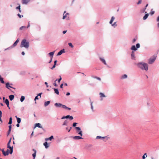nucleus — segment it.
<instances>
[{
	"mask_svg": "<svg viewBox=\"0 0 159 159\" xmlns=\"http://www.w3.org/2000/svg\"><path fill=\"white\" fill-rule=\"evenodd\" d=\"M105 138L107 140L108 139V138L107 137V136L102 137V139H104Z\"/></svg>",
	"mask_w": 159,
	"mask_h": 159,
	"instance_id": "53",
	"label": "nucleus"
},
{
	"mask_svg": "<svg viewBox=\"0 0 159 159\" xmlns=\"http://www.w3.org/2000/svg\"><path fill=\"white\" fill-rule=\"evenodd\" d=\"M66 12V11H65L64 12V14L63 15V18H62L63 19H64L67 16H66V15H64V13H65Z\"/></svg>",
	"mask_w": 159,
	"mask_h": 159,
	"instance_id": "43",
	"label": "nucleus"
},
{
	"mask_svg": "<svg viewBox=\"0 0 159 159\" xmlns=\"http://www.w3.org/2000/svg\"><path fill=\"white\" fill-rule=\"evenodd\" d=\"M157 21L158 22L159 21V16H158V17L157 18Z\"/></svg>",
	"mask_w": 159,
	"mask_h": 159,
	"instance_id": "64",
	"label": "nucleus"
},
{
	"mask_svg": "<svg viewBox=\"0 0 159 159\" xmlns=\"http://www.w3.org/2000/svg\"><path fill=\"white\" fill-rule=\"evenodd\" d=\"M61 76H60V78L59 79H57L55 81V82L57 81H58V83H59L60 82V81H61Z\"/></svg>",
	"mask_w": 159,
	"mask_h": 159,
	"instance_id": "36",
	"label": "nucleus"
},
{
	"mask_svg": "<svg viewBox=\"0 0 159 159\" xmlns=\"http://www.w3.org/2000/svg\"><path fill=\"white\" fill-rule=\"evenodd\" d=\"M32 150L34 152V153L32 154V155L33 157V159H34L36 157V151L34 149H33Z\"/></svg>",
	"mask_w": 159,
	"mask_h": 159,
	"instance_id": "16",
	"label": "nucleus"
},
{
	"mask_svg": "<svg viewBox=\"0 0 159 159\" xmlns=\"http://www.w3.org/2000/svg\"><path fill=\"white\" fill-rule=\"evenodd\" d=\"M43 145L46 148H48L49 147V145L48 142L46 141L43 143Z\"/></svg>",
	"mask_w": 159,
	"mask_h": 159,
	"instance_id": "19",
	"label": "nucleus"
},
{
	"mask_svg": "<svg viewBox=\"0 0 159 159\" xmlns=\"http://www.w3.org/2000/svg\"><path fill=\"white\" fill-rule=\"evenodd\" d=\"M36 127H38L39 128H41L44 131H45V129L41 125V124L39 123H37L35 124L34 125V128Z\"/></svg>",
	"mask_w": 159,
	"mask_h": 159,
	"instance_id": "7",
	"label": "nucleus"
},
{
	"mask_svg": "<svg viewBox=\"0 0 159 159\" xmlns=\"http://www.w3.org/2000/svg\"><path fill=\"white\" fill-rule=\"evenodd\" d=\"M65 52V50L64 49H63L61 50L57 54V56H60L63 53Z\"/></svg>",
	"mask_w": 159,
	"mask_h": 159,
	"instance_id": "10",
	"label": "nucleus"
},
{
	"mask_svg": "<svg viewBox=\"0 0 159 159\" xmlns=\"http://www.w3.org/2000/svg\"><path fill=\"white\" fill-rule=\"evenodd\" d=\"M13 148L10 149V150H9V153L10 154H12L13 153Z\"/></svg>",
	"mask_w": 159,
	"mask_h": 159,
	"instance_id": "44",
	"label": "nucleus"
},
{
	"mask_svg": "<svg viewBox=\"0 0 159 159\" xmlns=\"http://www.w3.org/2000/svg\"><path fill=\"white\" fill-rule=\"evenodd\" d=\"M131 58L132 60H135L134 52L132 51L131 53Z\"/></svg>",
	"mask_w": 159,
	"mask_h": 159,
	"instance_id": "12",
	"label": "nucleus"
},
{
	"mask_svg": "<svg viewBox=\"0 0 159 159\" xmlns=\"http://www.w3.org/2000/svg\"><path fill=\"white\" fill-rule=\"evenodd\" d=\"M17 16H18V17H19V18H21V17H23V16H21V15H20V14L19 13H18L17 14Z\"/></svg>",
	"mask_w": 159,
	"mask_h": 159,
	"instance_id": "45",
	"label": "nucleus"
},
{
	"mask_svg": "<svg viewBox=\"0 0 159 159\" xmlns=\"http://www.w3.org/2000/svg\"><path fill=\"white\" fill-rule=\"evenodd\" d=\"M9 150L7 149L6 152L4 150H3V154L4 156H7L9 155Z\"/></svg>",
	"mask_w": 159,
	"mask_h": 159,
	"instance_id": "9",
	"label": "nucleus"
},
{
	"mask_svg": "<svg viewBox=\"0 0 159 159\" xmlns=\"http://www.w3.org/2000/svg\"><path fill=\"white\" fill-rule=\"evenodd\" d=\"M38 96H36L35 97V98H34V100H35V101L36 100H37V99H39V98H38Z\"/></svg>",
	"mask_w": 159,
	"mask_h": 159,
	"instance_id": "54",
	"label": "nucleus"
},
{
	"mask_svg": "<svg viewBox=\"0 0 159 159\" xmlns=\"http://www.w3.org/2000/svg\"><path fill=\"white\" fill-rule=\"evenodd\" d=\"M102 139V137H101V136H97L96 137V139Z\"/></svg>",
	"mask_w": 159,
	"mask_h": 159,
	"instance_id": "47",
	"label": "nucleus"
},
{
	"mask_svg": "<svg viewBox=\"0 0 159 159\" xmlns=\"http://www.w3.org/2000/svg\"><path fill=\"white\" fill-rule=\"evenodd\" d=\"M64 109H67L68 110H70L71 109L70 108H69V107H66V105H64Z\"/></svg>",
	"mask_w": 159,
	"mask_h": 159,
	"instance_id": "39",
	"label": "nucleus"
},
{
	"mask_svg": "<svg viewBox=\"0 0 159 159\" xmlns=\"http://www.w3.org/2000/svg\"><path fill=\"white\" fill-rule=\"evenodd\" d=\"M127 77V75L126 74H125L122 75L121 77V78L122 79H124L126 78Z\"/></svg>",
	"mask_w": 159,
	"mask_h": 159,
	"instance_id": "32",
	"label": "nucleus"
},
{
	"mask_svg": "<svg viewBox=\"0 0 159 159\" xmlns=\"http://www.w3.org/2000/svg\"><path fill=\"white\" fill-rule=\"evenodd\" d=\"M10 100L11 101H12L13 100L14 98V96L13 95H11L9 96Z\"/></svg>",
	"mask_w": 159,
	"mask_h": 159,
	"instance_id": "21",
	"label": "nucleus"
},
{
	"mask_svg": "<svg viewBox=\"0 0 159 159\" xmlns=\"http://www.w3.org/2000/svg\"><path fill=\"white\" fill-rule=\"evenodd\" d=\"M11 138L10 139V140H9V141H8V143H7V144H10V143H11Z\"/></svg>",
	"mask_w": 159,
	"mask_h": 159,
	"instance_id": "51",
	"label": "nucleus"
},
{
	"mask_svg": "<svg viewBox=\"0 0 159 159\" xmlns=\"http://www.w3.org/2000/svg\"><path fill=\"white\" fill-rule=\"evenodd\" d=\"M116 22H115L113 24H112V26H114L115 25L116 26L117 25L116 24Z\"/></svg>",
	"mask_w": 159,
	"mask_h": 159,
	"instance_id": "50",
	"label": "nucleus"
},
{
	"mask_svg": "<svg viewBox=\"0 0 159 159\" xmlns=\"http://www.w3.org/2000/svg\"><path fill=\"white\" fill-rule=\"evenodd\" d=\"M69 122V121L67 120H65L64 121L63 124H62V125L63 126L66 125L67 126V124Z\"/></svg>",
	"mask_w": 159,
	"mask_h": 159,
	"instance_id": "17",
	"label": "nucleus"
},
{
	"mask_svg": "<svg viewBox=\"0 0 159 159\" xmlns=\"http://www.w3.org/2000/svg\"><path fill=\"white\" fill-rule=\"evenodd\" d=\"M25 99V97L23 96H22L20 98V101L21 102H23Z\"/></svg>",
	"mask_w": 159,
	"mask_h": 159,
	"instance_id": "28",
	"label": "nucleus"
},
{
	"mask_svg": "<svg viewBox=\"0 0 159 159\" xmlns=\"http://www.w3.org/2000/svg\"><path fill=\"white\" fill-rule=\"evenodd\" d=\"M8 127H9V129H10L11 130L12 126L11 125L9 126Z\"/></svg>",
	"mask_w": 159,
	"mask_h": 159,
	"instance_id": "61",
	"label": "nucleus"
},
{
	"mask_svg": "<svg viewBox=\"0 0 159 159\" xmlns=\"http://www.w3.org/2000/svg\"><path fill=\"white\" fill-rule=\"evenodd\" d=\"M30 0H24L22 1L23 4H27L29 2Z\"/></svg>",
	"mask_w": 159,
	"mask_h": 159,
	"instance_id": "15",
	"label": "nucleus"
},
{
	"mask_svg": "<svg viewBox=\"0 0 159 159\" xmlns=\"http://www.w3.org/2000/svg\"><path fill=\"white\" fill-rule=\"evenodd\" d=\"M115 18V17H114V16H112L111 18V20L109 22V23L110 24H111L113 22V21H114V20Z\"/></svg>",
	"mask_w": 159,
	"mask_h": 159,
	"instance_id": "26",
	"label": "nucleus"
},
{
	"mask_svg": "<svg viewBox=\"0 0 159 159\" xmlns=\"http://www.w3.org/2000/svg\"><path fill=\"white\" fill-rule=\"evenodd\" d=\"M152 9L151 10V12H150V14L151 15H153L154 14V13H155V11H152Z\"/></svg>",
	"mask_w": 159,
	"mask_h": 159,
	"instance_id": "49",
	"label": "nucleus"
},
{
	"mask_svg": "<svg viewBox=\"0 0 159 159\" xmlns=\"http://www.w3.org/2000/svg\"><path fill=\"white\" fill-rule=\"evenodd\" d=\"M69 119L70 120H72L73 119V117L72 116H70L69 117Z\"/></svg>",
	"mask_w": 159,
	"mask_h": 159,
	"instance_id": "46",
	"label": "nucleus"
},
{
	"mask_svg": "<svg viewBox=\"0 0 159 159\" xmlns=\"http://www.w3.org/2000/svg\"><path fill=\"white\" fill-rule=\"evenodd\" d=\"M42 94V93H39L37 96H40V98H41V95Z\"/></svg>",
	"mask_w": 159,
	"mask_h": 159,
	"instance_id": "57",
	"label": "nucleus"
},
{
	"mask_svg": "<svg viewBox=\"0 0 159 159\" xmlns=\"http://www.w3.org/2000/svg\"><path fill=\"white\" fill-rule=\"evenodd\" d=\"M140 47L139 43H138L136 44V46L135 45H132L131 48V49L133 51H136L137 50V49L139 48Z\"/></svg>",
	"mask_w": 159,
	"mask_h": 159,
	"instance_id": "3",
	"label": "nucleus"
},
{
	"mask_svg": "<svg viewBox=\"0 0 159 159\" xmlns=\"http://www.w3.org/2000/svg\"><path fill=\"white\" fill-rule=\"evenodd\" d=\"M149 16L148 14H145L144 16H143V20H146L148 18Z\"/></svg>",
	"mask_w": 159,
	"mask_h": 159,
	"instance_id": "24",
	"label": "nucleus"
},
{
	"mask_svg": "<svg viewBox=\"0 0 159 159\" xmlns=\"http://www.w3.org/2000/svg\"><path fill=\"white\" fill-rule=\"evenodd\" d=\"M6 87L8 89H9V87L10 88H11L14 89H15V88H13L10 85V84L9 83L7 82L6 83Z\"/></svg>",
	"mask_w": 159,
	"mask_h": 159,
	"instance_id": "13",
	"label": "nucleus"
},
{
	"mask_svg": "<svg viewBox=\"0 0 159 159\" xmlns=\"http://www.w3.org/2000/svg\"><path fill=\"white\" fill-rule=\"evenodd\" d=\"M4 102L7 105L9 104V102L8 99H6Z\"/></svg>",
	"mask_w": 159,
	"mask_h": 159,
	"instance_id": "30",
	"label": "nucleus"
},
{
	"mask_svg": "<svg viewBox=\"0 0 159 159\" xmlns=\"http://www.w3.org/2000/svg\"><path fill=\"white\" fill-rule=\"evenodd\" d=\"M146 10V8H144L141 10L140 12L141 13H143L145 12V10Z\"/></svg>",
	"mask_w": 159,
	"mask_h": 159,
	"instance_id": "38",
	"label": "nucleus"
},
{
	"mask_svg": "<svg viewBox=\"0 0 159 159\" xmlns=\"http://www.w3.org/2000/svg\"><path fill=\"white\" fill-rule=\"evenodd\" d=\"M70 115H67L66 116H66V119H69V116H70Z\"/></svg>",
	"mask_w": 159,
	"mask_h": 159,
	"instance_id": "60",
	"label": "nucleus"
},
{
	"mask_svg": "<svg viewBox=\"0 0 159 159\" xmlns=\"http://www.w3.org/2000/svg\"><path fill=\"white\" fill-rule=\"evenodd\" d=\"M18 5H19L18 6L16 7V9L17 10H18L20 12H21V10H20V4H18Z\"/></svg>",
	"mask_w": 159,
	"mask_h": 159,
	"instance_id": "25",
	"label": "nucleus"
},
{
	"mask_svg": "<svg viewBox=\"0 0 159 159\" xmlns=\"http://www.w3.org/2000/svg\"><path fill=\"white\" fill-rule=\"evenodd\" d=\"M44 84H45V85H46V87H47V88H48V83H47V82H45L44 83Z\"/></svg>",
	"mask_w": 159,
	"mask_h": 159,
	"instance_id": "58",
	"label": "nucleus"
},
{
	"mask_svg": "<svg viewBox=\"0 0 159 159\" xmlns=\"http://www.w3.org/2000/svg\"><path fill=\"white\" fill-rule=\"evenodd\" d=\"M135 64L139 68L143 70H145L146 71H147L148 70V65L146 63L141 62L135 63Z\"/></svg>",
	"mask_w": 159,
	"mask_h": 159,
	"instance_id": "1",
	"label": "nucleus"
},
{
	"mask_svg": "<svg viewBox=\"0 0 159 159\" xmlns=\"http://www.w3.org/2000/svg\"><path fill=\"white\" fill-rule=\"evenodd\" d=\"M55 93H56L57 95H59V92L58 89L57 88L53 89Z\"/></svg>",
	"mask_w": 159,
	"mask_h": 159,
	"instance_id": "20",
	"label": "nucleus"
},
{
	"mask_svg": "<svg viewBox=\"0 0 159 159\" xmlns=\"http://www.w3.org/2000/svg\"><path fill=\"white\" fill-rule=\"evenodd\" d=\"M156 57L157 56H155L152 58H150L148 60V63L149 64H152L153 63L156 59Z\"/></svg>",
	"mask_w": 159,
	"mask_h": 159,
	"instance_id": "6",
	"label": "nucleus"
},
{
	"mask_svg": "<svg viewBox=\"0 0 159 159\" xmlns=\"http://www.w3.org/2000/svg\"><path fill=\"white\" fill-rule=\"evenodd\" d=\"M54 139V137L53 135H51L50 137L48 138H47L45 139V140L46 141H48V140H52V139Z\"/></svg>",
	"mask_w": 159,
	"mask_h": 159,
	"instance_id": "18",
	"label": "nucleus"
},
{
	"mask_svg": "<svg viewBox=\"0 0 159 159\" xmlns=\"http://www.w3.org/2000/svg\"><path fill=\"white\" fill-rule=\"evenodd\" d=\"M55 52V51H54L52 52H49L48 54V55L51 57V58H52V59Z\"/></svg>",
	"mask_w": 159,
	"mask_h": 159,
	"instance_id": "14",
	"label": "nucleus"
},
{
	"mask_svg": "<svg viewBox=\"0 0 159 159\" xmlns=\"http://www.w3.org/2000/svg\"><path fill=\"white\" fill-rule=\"evenodd\" d=\"M15 117L16 118L17 123H20L21 121V119L20 118L18 117L17 116H16Z\"/></svg>",
	"mask_w": 159,
	"mask_h": 159,
	"instance_id": "22",
	"label": "nucleus"
},
{
	"mask_svg": "<svg viewBox=\"0 0 159 159\" xmlns=\"http://www.w3.org/2000/svg\"><path fill=\"white\" fill-rule=\"evenodd\" d=\"M19 41V38H18V39L15 41V42L10 47H9L6 49L5 50H6L8 49H10L11 48H14V47H15L17 45V43H18Z\"/></svg>",
	"mask_w": 159,
	"mask_h": 159,
	"instance_id": "4",
	"label": "nucleus"
},
{
	"mask_svg": "<svg viewBox=\"0 0 159 159\" xmlns=\"http://www.w3.org/2000/svg\"><path fill=\"white\" fill-rule=\"evenodd\" d=\"M77 123L76 122H74L73 124H72V127H75V128L76 127V126L77 125Z\"/></svg>",
	"mask_w": 159,
	"mask_h": 159,
	"instance_id": "41",
	"label": "nucleus"
},
{
	"mask_svg": "<svg viewBox=\"0 0 159 159\" xmlns=\"http://www.w3.org/2000/svg\"><path fill=\"white\" fill-rule=\"evenodd\" d=\"M75 129L76 130V132L78 133V134L80 135L81 136L83 135L82 131L81 130V128L80 127H75Z\"/></svg>",
	"mask_w": 159,
	"mask_h": 159,
	"instance_id": "5",
	"label": "nucleus"
},
{
	"mask_svg": "<svg viewBox=\"0 0 159 159\" xmlns=\"http://www.w3.org/2000/svg\"><path fill=\"white\" fill-rule=\"evenodd\" d=\"M92 77L93 78H96V79H97V80L100 81L101 80V79L99 77H97V76H92Z\"/></svg>",
	"mask_w": 159,
	"mask_h": 159,
	"instance_id": "35",
	"label": "nucleus"
},
{
	"mask_svg": "<svg viewBox=\"0 0 159 159\" xmlns=\"http://www.w3.org/2000/svg\"><path fill=\"white\" fill-rule=\"evenodd\" d=\"M56 65H53V66H52V67H51V69H52V70L53 69H54V68L55 67H56Z\"/></svg>",
	"mask_w": 159,
	"mask_h": 159,
	"instance_id": "55",
	"label": "nucleus"
},
{
	"mask_svg": "<svg viewBox=\"0 0 159 159\" xmlns=\"http://www.w3.org/2000/svg\"><path fill=\"white\" fill-rule=\"evenodd\" d=\"M147 153H145L142 156L143 159H145L146 158V157H147Z\"/></svg>",
	"mask_w": 159,
	"mask_h": 159,
	"instance_id": "40",
	"label": "nucleus"
},
{
	"mask_svg": "<svg viewBox=\"0 0 159 159\" xmlns=\"http://www.w3.org/2000/svg\"><path fill=\"white\" fill-rule=\"evenodd\" d=\"M7 148H9L10 149H11L12 148H13V146H11L10 145V144H7Z\"/></svg>",
	"mask_w": 159,
	"mask_h": 159,
	"instance_id": "37",
	"label": "nucleus"
},
{
	"mask_svg": "<svg viewBox=\"0 0 159 159\" xmlns=\"http://www.w3.org/2000/svg\"><path fill=\"white\" fill-rule=\"evenodd\" d=\"M0 81H1V83H2V84L5 83V82H4V81L3 80V78L1 77L0 75Z\"/></svg>",
	"mask_w": 159,
	"mask_h": 159,
	"instance_id": "33",
	"label": "nucleus"
},
{
	"mask_svg": "<svg viewBox=\"0 0 159 159\" xmlns=\"http://www.w3.org/2000/svg\"><path fill=\"white\" fill-rule=\"evenodd\" d=\"M25 28V26H22L20 28V30H22L23 29V28Z\"/></svg>",
	"mask_w": 159,
	"mask_h": 159,
	"instance_id": "56",
	"label": "nucleus"
},
{
	"mask_svg": "<svg viewBox=\"0 0 159 159\" xmlns=\"http://www.w3.org/2000/svg\"><path fill=\"white\" fill-rule=\"evenodd\" d=\"M29 45V42L28 41H27L26 39H24L21 41L20 47L21 48L24 47L27 49L28 48Z\"/></svg>",
	"mask_w": 159,
	"mask_h": 159,
	"instance_id": "2",
	"label": "nucleus"
},
{
	"mask_svg": "<svg viewBox=\"0 0 159 159\" xmlns=\"http://www.w3.org/2000/svg\"><path fill=\"white\" fill-rule=\"evenodd\" d=\"M57 60H55L54 61V65H56L57 64Z\"/></svg>",
	"mask_w": 159,
	"mask_h": 159,
	"instance_id": "62",
	"label": "nucleus"
},
{
	"mask_svg": "<svg viewBox=\"0 0 159 159\" xmlns=\"http://www.w3.org/2000/svg\"><path fill=\"white\" fill-rule=\"evenodd\" d=\"M100 59L105 65H107L106 61L104 59L101 57L100 58Z\"/></svg>",
	"mask_w": 159,
	"mask_h": 159,
	"instance_id": "27",
	"label": "nucleus"
},
{
	"mask_svg": "<svg viewBox=\"0 0 159 159\" xmlns=\"http://www.w3.org/2000/svg\"><path fill=\"white\" fill-rule=\"evenodd\" d=\"M82 136H75L72 137V138L75 140H79L81 139H83V138L81 137Z\"/></svg>",
	"mask_w": 159,
	"mask_h": 159,
	"instance_id": "11",
	"label": "nucleus"
},
{
	"mask_svg": "<svg viewBox=\"0 0 159 159\" xmlns=\"http://www.w3.org/2000/svg\"><path fill=\"white\" fill-rule=\"evenodd\" d=\"M136 39H135V38H134L133 39V41H132V42L133 43H134L136 41Z\"/></svg>",
	"mask_w": 159,
	"mask_h": 159,
	"instance_id": "59",
	"label": "nucleus"
},
{
	"mask_svg": "<svg viewBox=\"0 0 159 159\" xmlns=\"http://www.w3.org/2000/svg\"><path fill=\"white\" fill-rule=\"evenodd\" d=\"M12 123V118L11 117H10L9 118V120L8 123L9 125H11Z\"/></svg>",
	"mask_w": 159,
	"mask_h": 159,
	"instance_id": "31",
	"label": "nucleus"
},
{
	"mask_svg": "<svg viewBox=\"0 0 159 159\" xmlns=\"http://www.w3.org/2000/svg\"><path fill=\"white\" fill-rule=\"evenodd\" d=\"M50 102V101H48L45 102L44 103V106L45 107H47L48 105H49Z\"/></svg>",
	"mask_w": 159,
	"mask_h": 159,
	"instance_id": "23",
	"label": "nucleus"
},
{
	"mask_svg": "<svg viewBox=\"0 0 159 159\" xmlns=\"http://www.w3.org/2000/svg\"><path fill=\"white\" fill-rule=\"evenodd\" d=\"M99 95H100V97L101 98L102 97H106L104 94L102 93H99Z\"/></svg>",
	"mask_w": 159,
	"mask_h": 159,
	"instance_id": "29",
	"label": "nucleus"
},
{
	"mask_svg": "<svg viewBox=\"0 0 159 159\" xmlns=\"http://www.w3.org/2000/svg\"><path fill=\"white\" fill-rule=\"evenodd\" d=\"M54 105L57 107H61L63 108L65 105L61 103H56L54 104Z\"/></svg>",
	"mask_w": 159,
	"mask_h": 159,
	"instance_id": "8",
	"label": "nucleus"
},
{
	"mask_svg": "<svg viewBox=\"0 0 159 159\" xmlns=\"http://www.w3.org/2000/svg\"><path fill=\"white\" fill-rule=\"evenodd\" d=\"M142 2V0H139L137 3V4L139 5Z\"/></svg>",
	"mask_w": 159,
	"mask_h": 159,
	"instance_id": "52",
	"label": "nucleus"
},
{
	"mask_svg": "<svg viewBox=\"0 0 159 159\" xmlns=\"http://www.w3.org/2000/svg\"><path fill=\"white\" fill-rule=\"evenodd\" d=\"M92 103H93V102H91V108L92 111H93V105H92Z\"/></svg>",
	"mask_w": 159,
	"mask_h": 159,
	"instance_id": "48",
	"label": "nucleus"
},
{
	"mask_svg": "<svg viewBox=\"0 0 159 159\" xmlns=\"http://www.w3.org/2000/svg\"><path fill=\"white\" fill-rule=\"evenodd\" d=\"M68 45L70 47H71L72 48H73L74 47L72 43H68Z\"/></svg>",
	"mask_w": 159,
	"mask_h": 159,
	"instance_id": "42",
	"label": "nucleus"
},
{
	"mask_svg": "<svg viewBox=\"0 0 159 159\" xmlns=\"http://www.w3.org/2000/svg\"><path fill=\"white\" fill-rule=\"evenodd\" d=\"M72 127H70V128L68 129V127H67L66 128V129L67 130L68 132H70L71 130V129H72Z\"/></svg>",
	"mask_w": 159,
	"mask_h": 159,
	"instance_id": "34",
	"label": "nucleus"
},
{
	"mask_svg": "<svg viewBox=\"0 0 159 159\" xmlns=\"http://www.w3.org/2000/svg\"><path fill=\"white\" fill-rule=\"evenodd\" d=\"M63 84H61L60 85V88H63Z\"/></svg>",
	"mask_w": 159,
	"mask_h": 159,
	"instance_id": "63",
	"label": "nucleus"
}]
</instances>
